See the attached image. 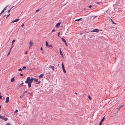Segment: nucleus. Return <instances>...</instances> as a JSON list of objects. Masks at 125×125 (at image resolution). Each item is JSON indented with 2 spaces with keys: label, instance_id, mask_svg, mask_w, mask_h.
Wrapping results in <instances>:
<instances>
[{
  "label": "nucleus",
  "instance_id": "nucleus-1",
  "mask_svg": "<svg viewBox=\"0 0 125 125\" xmlns=\"http://www.w3.org/2000/svg\"><path fill=\"white\" fill-rule=\"evenodd\" d=\"M29 82L28 83V88H29L31 87V84L32 83L33 81V80L34 78H31L29 77H28Z\"/></svg>",
  "mask_w": 125,
  "mask_h": 125
},
{
  "label": "nucleus",
  "instance_id": "nucleus-2",
  "mask_svg": "<svg viewBox=\"0 0 125 125\" xmlns=\"http://www.w3.org/2000/svg\"><path fill=\"white\" fill-rule=\"evenodd\" d=\"M0 118L1 119H2L4 120L5 121H7L8 120V118L5 117V116H2L0 115Z\"/></svg>",
  "mask_w": 125,
  "mask_h": 125
},
{
  "label": "nucleus",
  "instance_id": "nucleus-3",
  "mask_svg": "<svg viewBox=\"0 0 125 125\" xmlns=\"http://www.w3.org/2000/svg\"><path fill=\"white\" fill-rule=\"evenodd\" d=\"M61 39L65 43L66 46H68V45L65 39L63 38H62Z\"/></svg>",
  "mask_w": 125,
  "mask_h": 125
},
{
  "label": "nucleus",
  "instance_id": "nucleus-4",
  "mask_svg": "<svg viewBox=\"0 0 125 125\" xmlns=\"http://www.w3.org/2000/svg\"><path fill=\"white\" fill-rule=\"evenodd\" d=\"M104 119H105V118H104V116L103 117V118H102V119L100 121V122L99 125H101V124H102V122L104 120Z\"/></svg>",
  "mask_w": 125,
  "mask_h": 125
},
{
  "label": "nucleus",
  "instance_id": "nucleus-5",
  "mask_svg": "<svg viewBox=\"0 0 125 125\" xmlns=\"http://www.w3.org/2000/svg\"><path fill=\"white\" fill-rule=\"evenodd\" d=\"M9 97H6V100L5 101V102L7 103L9 102Z\"/></svg>",
  "mask_w": 125,
  "mask_h": 125
},
{
  "label": "nucleus",
  "instance_id": "nucleus-6",
  "mask_svg": "<svg viewBox=\"0 0 125 125\" xmlns=\"http://www.w3.org/2000/svg\"><path fill=\"white\" fill-rule=\"evenodd\" d=\"M99 31V30L98 29H94L92 31H91V32H98Z\"/></svg>",
  "mask_w": 125,
  "mask_h": 125
},
{
  "label": "nucleus",
  "instance_id": "nucleus-7",
  "mask_svg": "<svg viewBox=\"0 0 125 125\" xmlns=\"http://www.w3.org/2000/svg\"><path fill=\"white\" fill-rule=\"evenodd\" d=\"M43 75H44V74L43 73L40 74V75L39 76H38L39 78H42L43 77Z\"/></svg>",
  "mask_w": 125,
  "mask_h": 125
},
{
  "label": "nucleus",
  "instance_id": "nucleus-8",
  "mask_svg": "<svg viewBox=\"0 0 125 125\" xmlns=\"http://www.w3.org/2000/svg\"><path fill=\"white\" fill-rule=\"evenodd\" d=\"M49 67L52 69V70L53 71L54 70V66H53L50 65L49 66Z\"/></svg>",
  "mask_w": 125,
  "mask_h": 125
},
{
  "label": "nucleus",
  "instance_id": "nucleus-9",
  "mask_svg": "<svg viewBox=\"0 0 125 125\" xmlns=\"http://www.w3.org/2000/svg\"><path fill=\"white\" fill-rule=\"evenodd\" d=\"M19 20V19H15V20H14L13 21L11 22V23H13V22H17Z\"/></svg>",
  "mask_w": 125,
  "mask_h": 125
},
{
  "label": "nucleus",
  "instance_id": "nucleus-10",
  "mask_svg": "<svg viewBox=\"0 0 125 125\" xmlns=\"http://www.w3.org/2000/svg\"><path fill=\"white\" fill-rule=\"evenodd\" d=\"M29 44L30 45V46H31V47L32 45L33 44V43L32 41V40L30 41L29 42Z\"/></svg>",
  "mask_w": 125,
  "mask_h": 125
},
{
  "label": "nucleus",
  "instance_id": "nucleus-11",
  "mask_svg": "<svg viewBox=\"0 0 125 125\" xmlns=\"http://www.w3.org/2000/svg\"><path fill=\"white\" fill-rule=\"evenodd\" d=\"M60 23H57L55 26V27L57 28H58L60 25Z\"/></svg>",
  "mask_w": 125,
  "mask_h": 125
},
{
  "label": "nucleus",
  "instance_id": "nucleus-12",
  "mask_svg": "<svg viewBox=\"0 0 125 125\" xmlns=\"http://www.w3.org/2000/svg\"><path fill=\"white\" fill-rule=\"evenodd\" d=\"M29 78L28 77H27L26 80L25 81V83H28H28H29Z\"/></svg>",
  "mask_w": 125,
  "mask_h": 125
},
{
  "label": "nucleus",
  "instance_id": "nucleus-13",
  "mask_svg": "<svg viewBox=\"0 0 125 125\" xmlns=\"http://www.w3.org/2000/svg\"><path fill=\"white\" fill-rule=\"evenodd\" d=\"M12 48V47L10 49L9 51V52H8V54L7 55V56H8L9 55V54H10V50Z\"/></svg>",
  "mask_w": 125,
  "mask_h": 125
},
{
  "label": "nucleus",
  "instance_id": "nucleus-14",
  "mask_svg": "<svg viewBox=\"0 0 125 125\" xmlns=\"http://www.w3.org/2000/svg\"><path fill=\"white\" fill-rule=\"evenodd\" d=\"M62 67L63 69H65L64 67V65H63V63H62Z\"/></svg>",
  "mask_w": 125,
  "mask_h": 125
},
{
  "label": "nucleus",
  "instance_id": "nucleus-15",
  "mask_svg": "<svg viewBox=\"0 0 125 125\" xmlns=\"http://www.w3.org/2000/svg\"><path fill=\"white\" fill-rule=\"evenodd\" d=\"M110 20H111L112 21V23L113 24H116V23H114V22L113 21V20H112V19H110Z\"/></svg>",
  "mask_w": 125,
  "mask_h": 125
},
{
  "label": "nucleus",
  "instance_id": "nucleus-16",
  "mask_svg": "<svg viewBox=\"0 0 125 125\" xmlns=\"http://www.w3.org/2000/svg\"><path fill=\"white\" fill-rule=\"evenodd\" d=\"M59 52H60V54H61V55L62 56H63V55L61 51H60Z\"/></svg>",
  "mask_w": 125,
  "mask_h": 125
},
{
  "label": "nucleus",
  "instance_id": "nucleus-17",
  "mask_svg": "<svg viewBox=\"0 0 125 125\" xmlns=\"http://www.w3.org/2000/svg\"><path fill=\"white\" fill-rule=\"evenodd\" d=\"M46 46L47 47L48 46V44L47 42V41H46Z\"/></svg>",
  "mask_w": 125,
  "mask_h": 125
},
{
  "label": "nucleus",
  "instance_id": "nucleus-18",
  "mask_svg": "<svg viewBox=\"0 0 125 125\" xmlns=\"http://www.w3.org/2000/svg\"><path fill=\"white\" fill-rule=\"evenodd\" d=\"M40 83V81H39L38 82L37 81V82L36 83H35V84H39Z\"/></svg>",
  "mask_w": 125,
  "mask_h": 125
},
{
  "label": "nucleus",
  "instance_id": "nucleus-19",
  "mask_svg": "<svg viewBox=\"0 0 125 125\" xmlns=\"http://www.w3.org/2000/svg\"><path fill=\"white\" fill-rule=\"evenodd\" d=\"M14 6H13V7H12L10 9H9L7 11V12H10V10H11V9H12V8Z\"/></svg>",
  "mask_w": 125,
  "mask_h": 125
},
{
  "label": "nucleus",
  "instance_id": "nucleus-20",
  "mask_svg": "<svg viewBox=\"0 0 125 125\" xmlns=\"http://www.w3.org/2000/svg\"><path fill=\"white\" fill-rule=\"evenodd\" d=\"M33 80H34L35 82H37L38 79H37L34 78Z\"/></svg>",
  "mask_w": 125,
  "mask_h": 125
},
{
  "label": "nucleus",
  "instance_id": "nucleus-21",
  "mask_svg": "<svg viewBox=\"0 0 125 125\" xmlns=\"http://www.w3.org/2000/svg\"><path fill=\"white\" fill-rule=\"evenodd\" d=\"M14 81V79L13 78H12L11 79V82H13V81Z\"/></svg>",
  "mask_w": 125,
  "mask_h": 125
},
{
  "label": "nucleus",
  "instance_id": "nucleus-22",
  "mask_svg": "<svg viewBox=\"0 0 125 125\" xmlns=\"http://www.w3.org/2000/svg\"><path fill=\"white\" fill-rule=\"evenodd\" d=\"M63 71L64 73H66V72L65 70V69H63Z\"/></svg>",
  "mask_w": 125,
  "mask_h": 125
},
{
  "label": "nucleus",
  "instance_id": "nucleus-23",
  "mask_svg": "<svg viewBox=\"0 0 125 125\" xmlns=\"http://www.w3.org/2000/svg\"><path fill=\"white\" fill-rule=\"evenodd\" d=\"M15 41V40H13V41L12 42V43L13 44L14 43V42Z\"/></svg>",
  "mask_w": 125,
  "mask_h": 125
},
{
  "label": "nucleus",
  "instance_id": "nucleus-24",
  "mask_svg": "<svg viewBox=\"0 0 125 125\" xmlns=\"http://www.w3.org/2000/svg\"><path fill=\"white\" fill-rule=\"evenodd\" d=\"M1 93L0 92V99H1L2 98V96L1 95Z\"/></svg>",
  "mask_w": 125,
  "mask_h": 125
},
{
  "label": "nucleus",
  "instance_id": "nucleus-25",
  "mask_svg": "<svg viewBox=\"0 0 125 125\" xmlns=\"http://www.w3.org/2000/svg\"><path fill=\"white\" fill-rule=\"evenodd\" d=\"M88 98H89V99L90 100H91V98L90 97V95H88Z\"/></svg>",
  "mask_w": 125,
  "mask_h": 125
},
{
  "label": "nucleus",
  "instance_id": "nucleus-26",
  "mask_svg": "<svg viewBox=\"0 0 125 125\" xmlns=\"http://www.w3.org/2000/svg\"><path fill=\"white\" fill-rule=\"evenodd\" d=\"M26 68V67L25 66H24L23 67L22 69L24 70Z\"/></svg>",
  "mask_w": 125,
  "mask_h": 125
},
{
  "label": "nucleus",
  "instance_id": "nucleus-27",
  "mask_svg": "<svg viewBox=\"0 0 125 125\" xmlns=\"http://www.w3.org/2000/svg\"><path fill=\"white\" fill-rule=\"evenodd\" d=\"M124 106V105H120L119 106V107H120V108H122L123 106Z\"/></svg>",
  "mask_w": 125,
  "mask_h": 125
},
{
  "label": "nucleus",
  "instance_id": "nucleus-28",
  "mask_svg": "<svg viewBox=\"0 0 125 125\" xmlns=\"http://www.w3.org/2000/svg\"><path fill=\"white\" fill-rule=\"evenodd\" d=\"M47 47H52V46L51 45H49Z\"/></svg>",
  "mask_w": 125,
  "mask_h": 125
},
{
  "label": "nucleus",
  "instance_id": "nucleus-29",
  "mask_svg": "<svg viewBox=\"0 0 125 125\" xmlns=\"http://www.w3.org/2000/svg\"><path fill=\"white\" fill-rule=\"evenodd\" d=\"M18 71H21L22 69L21 68H20L18 69Z\"/></svg>",
  "mask_w": 125,
  "mask_h": 125
},
{
  "label": "nucleus",
  "instance_id": "nucleus-30",
  "mask_svg": "<svg viewBox=\"0 0 125 125\" xmlns=\"http://www.w3.org/2000/svg\"><path fill=\"white\" fill-rule=\"evenodd\" d=\"M18 112V110H16L15 111V113H17Z\"/></svg>",
  "mask_w": 125,
  "mask_h": 125
},
{
  "label": "nucleus",
  "instance_id": "nucleus-31",
  "mask_svg": "<svg viewBox=\"0 0 125 125\" xmlns=\"http://www.w3.org/2000/svg\"><path fill=\"white\" fill-rule=\"evenodd\" d=\"M120 108H120L119 106L117 108V109L119 110V109H120Z\"/></svg>",
  "mask_w": 125,
  "mask_h": 125
},
{
  "label": "nucleus",
  "instance_id": "nucleus-32",
  "mask_svg": "<svg viewBox=\"0 0 125 125\" xmlns=\"http://www.w3.org/2000/svg\"><path fill=\"white\" fill-rule=\"evenodd\" d=\"M27 92V91L26 90V91H24L23 93V94H24V93H26V92Z\"/></svg>",
  "mask_w": 125,
  "mask_h": 125
},
{
  "label": "nucleus",
  "instance_id": "nucleus-33",
  "mask_svg": "<svg viewBox=\"0 0 125 125\" xmlns=\"http://www.w3.org/2000/svg\"><path fill=\"white\" fill-rule=\"evenodd\" d=\"M6 125H10V123H8L6 124Z\"/></svg>",
  "mask_w": 125,
  "mask_h": 125
},
{
  "label": "nucleus",
  "instance_id": "nucleus-34",
  "mask_svg": "<svg viewBox=\"0 0 125 125\" xmlns=\"http://www.w3.org/2000/svg\"><path fill=\"white\" fill-rule=\"evenodd\" d=\"M60 32H59L58 33V34H57V35H58V37H59V35H60Z\"/></svg>",
  "mask_w": 125,
  "mask_h": 125
},
{
  "label": "nucleus",
  "instance_id": "nucleus-35",
  "mask_svg": "<svg viewBox=\"0 0 125 125\" xmlns=\"http://www.w3.org/2000/svg\"><path fill=\"white\" fill-rule=\"evenodd\" d=\"M31 96L32 95V93H28Z\"/></svg>",
  "mask_w": 125,
  "mask_h": 125
},
{
  "label": "nucleus",
  "instance_id": "nucleus-36",
  "mask_svg": "<svg viewBox=\"0 0 125 125\" xmlns=\"http://www.w3.org/2000/svg\"><path fill=\"white\" fill-rule=\"evenodd\" d=\"M24 84V83H23V82H22V83H21V84H20V85H23V84Z\"/></svg>",
  "mask_w": 125,
  "mask_h": 125
},
{
  "label": "nucleus",
  "instance_id": "nucleus-37",
  "mask_svg": "<svg viewBox=\"0 0 125 125\" xmlns=\"http://www.w3.org/2000/svg\"><path fill=\"white\" fill-rule=\"evenodd\" d=\"M75 21H79V20L78 19H76L75 20Z\"/></svg>",
  "mask_w": 125,
  "mask_h": 125
},
{
  "label": "nucleus",
  "instance_id": "nucleus-38",
  "mask_svg": "<svg viewBox=\"0 0 125 125\" xmlns=\"http://www.w3.org/2000/svg\"><path fill=\"white\" fill-rule=\"evenodd\" d=\"M27 52H28L27 51H26L25 52V54H27Z\"/></svg>",
  "mask_w": 125,
  "mask_h": 125
},
{
  "label": "nucleus",
  "instance_id": "nucleus-39",
  "mask_svg": "<svg viewBox=\"0 0 125 125\" xmlns=\"http://www.w3.org/2000/svg\"><path fill=\"white\" fill-rule=\"evenodd\" d=\"M55 31V30H54V29H53V30L52 31V32H54Z\"/></svg>",
  "mask_w": 125,
  "mask_h": 125
},
{
  "label": "nucleus",
  "instance_id": "nucleus-40",
  "mask_svg": "<svg viewBox=\"0 0 125 125\" xmlns=\"http://www.w3.org/2000/svg\"><path fill=\"white\" fill-rule=\"evenodd\" d=\"M20 76H23V74H20Z\"/></svg>",
  "mask_w": 125,
  "mask_h": 125
},
{
  "label": "nucleus",
  "instance_id": "nucleus-41",
  "mask_svg": "<svg viewBox=\"0 0 125 125\" xmlns=\"http://www.w3.org/2000/svg\"><path fill=\"white\" fill-rule=\"evenodd\" d=\"M39 9L37 10L36 11V12H38L39 11Z\"/></svg>",
  "mask_w": 125,
  "mask_h": 125
},
{
  "label": "nucleus",
  "instance_id": "nucleus-42",
  "mask_svg": "<svg viewBox=\"0 0 125 125\" xmlns=\"http://www.w3.org/2000/svg\"><path fill=\"white\" fill-rule=\"evenodd\" d=\"M92 6L91 5H90L89 6V7L90 8H91L92 7Z\"/></svg>",
  "mask_w": 125,
  "mask_h": 125
},
{
  "label": "nucleus",
  "instance_id": "nucleus-43",
  "mask_svg": "<svg viewBox=\"0 0 125 125\" xmlns=\"http://www.w3.org/2000/svg\"><path fill=\"white\" fill-rule=\"evenodd\" d=\"M9 6V5H7L5 7H6V9L7 8V7H8Z\"/></svg>",
  "mask_w": 125,
  "mask_h": 125
},
{
  "label": "nucleus",
  "instance_id": "nucleus-44",
  "mask_svg": "<svg viewBox=\"0 0 125 125\" xmlns=\"http://www.w3.org/2000/svg\"><path fill=\"white\" fill-rule=\"evenodd\" d=\"M82 19V18H81L79 19H78L79 20V21L80 20H81V19Z\"/></svg>",
  "mask_w": 125,
  "mask_h": 125
},
{
  "label": "nucleus",
  "instance_id": "nucleus-45",
  "mask_svg": "<svg viewBox=\"0 0 125 125\" xmlns=\"http://www.w3.org/2000/svg\"><path fill=\"white\" fill-rule=\"evenodd\" d=\"M40 49L41 50H42L43 49L42 48V47H41L40 48Z\"/></svg>",
  "mask_w": 125,
  "mask_h": 125
},
{
  "label": "nucleus",
  "instance_id": "nucleus-46",
  "mask_svg": "<svg viewBox=\"0 0 125 125\" xmlns=\"http://www.w3.org/2000/svg\"><path fill=\"white\" fill-rule=\"evenodd\" d=\"M24 26V24H22L21 26V27H22Z\"/></svg>",
  "mask_w": 125,
  "mask_h": 125
},
{
  "label": "nucleus",
  "instance_id": "nucleus-47",
  "mask_svg": "<svg viewBox=\"0 0 125 125\" xmlns=\"http://www.w3.org/2000/svg\"><path fill=\"white\" fill-rule=\"evenodd\" d=\"M97 16H95L94 17H93V18H94H94H95Z\"/></svg>",
  "mask_w": 125,
  "mask_h": 125
},
{
  "label": "nucleus",
  "instance_id": "nucleus-48",
  "mask_svg": "<svg viewBox=\"0 0 125 125\" xmlns=\"http://www.w3.org/2000/svg\"><path fill=\"white\" fill-rule=\"evenodd\" d=\"M10 14H9V15H8L7 16V17L6 18H7L8 17L9 15H10Z\"/></svg>",
  "mask_w": 125,
  "mask_h": 125
},
{
  "label": "nucleus",
  "instance_id": "nucleus-49",
  "mask_svg": "<svg viewBox=\"0 0 125 125\" xmlns=\"http://www.w3.org/2000/svg\"><path fill=\"white\" fill-rule=\"evenodd\" d=\"M59 50H60V51H61V48H59Z\"/></svg>",
  "mask_w": 125,
  "mask_h": 125
},
{
  "label": "nucleus",
  "instance_id": "nucleus-50",
  "mask_svg": "<svg viewBox=\"0 0 125 125\" xmlns=\"http://www.w3.org/2000/svg\"><path fill=\"white\" fill-rule=\"evenodd\" d=\"M22 97V96H20V98H21Z\"/></svg>",
  "mask_w": 125,
  "mask_h": 125
},
{
  "label": "nucleus",
  "instance_id": "nucleus-51",
  "mask_svg": "<svg viewBox=\"0 0 125 125\" xmlns=\"http://www.w3.org/2000/svg\"><path fill=\"white\" fill-rule=\"evenodd\" d=\"M75 94H77V93L75 92Z\"/></svg>",
  "mask_w": 125,
  "mask_h": 125
},
{
  "label": "nucleus",
  "instance_id": "nucleus-52",
  "mask_svg": "<svg viewBox=\"0 0 125 125\" xmlns=\"http://www.w3.org/2000/svg\"><path fill=\"white\" fill-rule=\"evenodd\" d=\"M31 47V46H30H30H29V48Z\"/></svg>",
  "mask_w": 125,
  "mask_h": 125
},
{
  "label": "nucleus",
  "instance_id": "nucleus-53",
  "mask_svg": "<svg viewBox=\"0 0 125 125\" xmlns=\"http://www.w3.org/2000/svg\"><path fill=\"white\" fill-rule=\"evenodd\" d=\"M59 64H58V66H59Z\"/></svg>",
  "mask_w": 125,
  "mask_h": 125
},
{
  "label": "nucleus",
  "instance_id": "nucleus-54",
  "mask_svg": "<svg viewBox=\"0 0 125 125\" xmlns=\"http://www.w3.org/2000/svg\"><path fill=\"white\" fill-rule=\"evenodd\" d=\"M97 3H98H98H98V2H97Z\"/></svg>",
  "mask_w": 125,
  "mask_h": 125
}]
</instances>
